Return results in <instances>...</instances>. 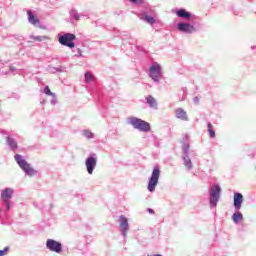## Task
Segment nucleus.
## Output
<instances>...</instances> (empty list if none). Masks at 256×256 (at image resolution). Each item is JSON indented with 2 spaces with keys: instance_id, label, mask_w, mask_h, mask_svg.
<instances>
[{
  "instance_id": "obj_1",
  "label": "nucleus",
  "mask_w": 256,
  "mask_h": 256,
  "mask_svg": "<svg viewBox=\"0 0 256 256\" xmlns=\"http://www.w3.org/2000/svg\"><path fill=\"white\" fill-rule=\"evenodd\" d=\"M127 123L131 125L133 129H137V131L141 133H149V131H151V124L141 118L131 116L127 119Z\"/></svg>"
},
{
  "instance_id": "obj_2",
  "label": "nucleus",
  "mask_w": 256,
  "mask_h": 256,
  "mask_svg": "<svg viewBox=\"0 0 256 256\" xmlns=\"http://www.w3.org/2000/svg\"><path fill=\"white\" fill-rule=\"evenodd\" d=\"M13 195H15V190L13 188H5L1 191L0 195V211H10L11 209V200L13 199Z\"/></svg>"
},
{
  "instance_id": "obj_3",
  "label": "nucleus",
  "mask_w": 256,
  "mask_h": 256,
  "mask_svg": "<svg viewBox=\"0 0 256 256\" xmlns=\"http://www.w3.org/2000/svg\"><path fill=\"white\" fill-rule=\"evenodd\" d=\"M14 159L19 165L20 169H22V171L25 173V175L28 177L37 175V170H35V168H33V166L29 164V162H27V160H25L21 154H16Z\"/></svg>"
},
{
  "instance_id": "obj_4",
  "label": "nucleus",
  "mask_w": 256,
  "mask_h": 256,
  "mask_svg": "<svg viewBox=\"0 0 256 256\" xmlns=\"http://www.w3.org/2000/svg\"><path fill=\"white\" fill-rule=\"evenodd\" d=\"M148 75L154 83H159L163 78V68L161 67V64L153 62L148 69Z\"/></svg>"
},
{
  "instance_id": "obj_5",
  "label": "nucleus",
  "mask_w": 256,
  "mask_h": 256,
  "mask_svg": "<svg viewBox=\"0 0 256 256\" xmlns=\"http://www.w3.org/2000/svg\"><path fill=\"white\" fill-rule=\"evenodd\" d=\"M159 177H161V169L159 168V166L156 165L153 168L151 177L148 181L147 189L150 193L155 192V188L159 184Z\"/></svg>"
},
{
  "instance_id": "obj_6",
  "label": "nucleus",
  "mask_w": 256,
  "mask_h": 256,
  "mask_svg": "<svg viewBox=\"0 0 256 256\" xmlns=\"http://www.w3.org/2000/svg\"><path fill=\"white\" fill-rule=\"evenodd\" d=\"M209 195L210 207H217L219 199H221V186H219V184H213L210 187Z\"/></svg>"
},
{
  "instance_id": "obj_7",
  "label": "nucleus",
  "mask_w": 256,
  "mask_h": 256,
  "mask_svg": "<svg viewBox=\"0 0 256 256\" xmlns=\"http://www.w3.org/2000/svg\"><path fill=\"white\" fill-rule=\"evenodd\" d=\"M85 167L88 175H93V171H95L97 167V154L90 153L85 160Z\"/></svg>"
},
{
  "instance_id": "obj_8",
  "label": "nucleus",
  "mask_w": 256,
  "mask_h": 256,
  "mask_svg": "<svg viewBox=\"0 0 256 256\" xmlns=\"http://www.w3.org/2000/svg\"><path fill=\"white\" fill-rule=\"evenodd\" d=\"M76 37L75 34L66 33L64 35H59L58 41L60 45H64V47H69L70 49H73L75 47V41Z\"/></svg>"
},
{
  "instance_id": "obj_9",
  "label": "nucleus",
  "mask_w": 256,
  "mask_h": 256,
  "mask_svg": "<svg viewBox=\"0 0 256 256\" xmlns=\"http://www.w3.org/2000/svg\"><path fill=\"white\" fill-rule=\"evenodd\" d=\"M177 30L180 33H184L185 35H193V33L197 32V28L195 27V25L189 22L178 23Z\"/></svg>"
},
{
  "instance_id": "obj_10",
  "label": "nucleus",
  "mask_w": 256,
  "mask_h": 256,
  "mask_svg": "<svg viewBox=\"0 0 256 256\" xmlns=\"http://www.w3.org/2000/svg\"><path fill=\"white\" fill-rule=\"evenodd\" d=\"M119 222V231L124 238V240L127 239V233H129V219L125 215H120L118 218Z\"/></svg>"
},
{
  "instance_id": "obj_11",
  "label": "nucleus",
  "mask_w": 256,
  "mask_h": 256,
  "mask_svg": "<svg viewBox=\"0 0 256 256\" xmlns=\"http://www.w3.org/2000/svg\"><path fill=\"white\" fill-rule=\"evenodd\" d=\"M46 249L48 251H51L52 253H61L63 251V244L61 242L53 240V239H48L46 241Z\"/></svg>"
},
{
  "instance_id": "obj_12",
  "label": "nucleus",
  "mask_w": 256,
  "mask_h": 256,
  "mask_svg": "<svg viewBox=\"0 0 256 256\" xmlns=\"http://www.w3.org/2000/svg\"><path fill=\"white\" fill-rule=\"evenodd\" d=\"M175 15L179 19H184L185 21H189V19H195V15H193L191 12L185 10V8L176 10Z\"/></svg>"
},
{
  "instance_id": "obj_13",
  "label": "nucleus",
  "mask_w": 256,
  "mask_h": 256,
  "mask_svg": "<svg viewBox=\"0 0 256 256\" xmlns=\"http://www.w3.org/2000/svg\"><path fill=\"white\" fill-rule=\"evenodd\" d=\"M141 21H144V23H147L148 25H155L157 23V20L155 19V13H152V15H149L148 12H142L140 14Z\"/></svg>"
},
{
  "instance_id": "obj_14",
  "label": "nucleus",
  "mask_w": 256,
  "mask_h": 256,
  "mask_svg": "<svg viewBox=\"0 0 256 256\" xmlns=\"http://www.w3.org/2000/svg\"><path fill=\"white\" fill-rule=\"evenodd\" d=\"M6 145L9 147L10 151H17L19 149V145L17 143V140L13 138L12 136L6 137Z\"/></svg>"
},
{
  "instance_id": "obj_15",
  "label": "nucleus",
  "mask_w": 256,
  "mask_h": 256,
  "mask_svg": "<svg viewBox=\"0 0 256 256\" xmlns=\"http://www.w3.org/2000/svg\"><path fill=\"white\" fill-rule=\"evenodd\" d=\"M241 205H243V194L239 192L234 193V208L236 211L241 209Z\"/></svg>"
},
{
  "instance_id": "obj_16",
  "label": "nucleus",
  "mask_w": 256,
  "mask_h": 256,
  "mask_svg": "<svg viewBox=\"0 0 256 256\" xmlns=\"http://www.w3.org/2000/svg\"><path fill=\"white\" fill-rule=\"evenodd\" d=\"M176 119H180V121H189V116H187V111L183 108H177L175 110Z\"/></svg>"
},
{
  "instance_id": "obj_17",
  "label": "nucleus",
  "mask_w": 256,
  "mask_h": 256,
  "mask_svg": "<svg viewBox=\"0 0 256 256\" xmlns=\"http://www.w3.org/2000/svg\"><path fill=\"white\" fill-rule=\"evenodd\" d=\"M27 15H28V22L31 25H34V27H39V18H37V16L33 15V12H31V10L27 11Z\"/></svg>"
},
{
  "instance_id": "obj_18",
  "label": "nucleus",
  "mask_w": 256,
  "mask_h": 256,
  "mask_svg": "<svg viewBox=\"0 0 256 256\" xmlns=\"http://www.w3.org/2000/svg\"><path fill=\"white\" fill-rule=\"evenodd\" d=\"M146 103H147V105H149L150 109H157V107H158L157 99H155L151 95H148L146 97Z\"/></svg>"
},
{
  "instance_id": "obj_19",
  "label": "nucleus",
  "mask_w": 256,
  "mask_h": 256,
  "mask_svg": "<svg viewBox=\"0 0 256 256\" xmlns=\"http://www.w3.org/2000/svg\"><path fill=\"white\" fill-rule=\"evenodd\" d=\"M182 159L184 161L185 167L188 169V171H191V169H193V162L191 161L189 154L182 155Z\"/></svg>"
},
{
  "instance_id": "obj_20",
  "label": "nucleus",
  "mask_w": 256,
  "mask_h": 256,
  "mask_svg": "<svg viewBox=\"0 0 256 256\" xmlns=\"http://www.w3.org/2000/svg\"><path fill=\"white\" fill-rule=\"evenodd\" d=\"M47 71L49 73H63V71H65V67H63V66H59V67L48 66Z\"/></svg>"
},
{
  "instance_id": "obj_21",
  "label": "nucleus",
  "mask_w": 256,
  "mask_h": 256,
  "mask_svg": "<svg viewBox=\"0 0 256 256\" xmlns=\"http://www.w3.org/2000/svg\"><path fill=\"white\" fill-rule=\"evenodd\" d=\"M233 222L234 223H239V221H242L243 219V214L241 212H236L232 216Z\"/></svg>"
},
{
  "instance_id": "obj_22",
  "label": "nucleus",
  "mask_w": 256,
  "mask_h": 256,
  "mask_svg": "<svg viewBox=\"0 0 256 256\" xmlns=\"http://www.w3.org/2000/svg\"><path fill=\"white\" fill-rule=\"evenodd\" d=\"M84 77H85L86 83H93V81H95V76H93V74H91V72H86Z\"/></svg>"
},
{
  "instance_id": "obj_23",
  "label": "nucleus",
  "mask_w": 256,
  "mask_h": 256,
  "mask_svg": "<svg viewBox=\"0 0 256 256\" xmlns=\"http://www.w3.org/2000/svg\"><path fill=\"white\" fill-rule=\"evenodd\" d=\"M82 135L86 139H93L95 137V134L93 132L89 131V130H83Z\"/></svg>"
},
{
  "instance_id": "obj_24",
  "label": "nucleus",
  "mask_w": 256,
  "mask_h": 256,
  "mask_svg": "<svg viewBox=\"0 0 256 256\" xmlns=\"http://www.w3.org/2000/svg\"><path fill=\"white\" fill-rule=\"evenodd\" d=\"M207 127H208L209 136L211 137V139H214V137H215V130H213V124H211V122H208L207 123Z\"/></svg>"
},
{
  "instance_id": "obj_25",
  "label": "nucleus",
  "mask_w": 256,
  "mask_h": 256,
  "mask_svg": "<svg viewBox=\"0 0 256 256\" xmlns=\"http://www.w3.org/2000/svg\"><path fill=\"white\" fill-rule=\"evenodd\" d=\"M71 17L72 19H74L75 21H79V19H81V14H78L77 11L73 10L71 12Z\"/></svg>"
},
{
  "instance_id": "obj_26",
  "label": "nucleus",
  "mask_w": 256,
  "mask_h": 256,
  "mask_svg": "<svg viewBox=\"0 0 256 256\" xmlns=\"http://www.w3.org/2000/svg\"><path fill=\"white\" fill-rule=\"evenodd\" d=\"M30 39H33V41L41 42V41H45L47 37L46 36H30Z\"/></svg>"
},
{
  "instance_id": "obj_27",
  "label": "nucleus",
  "mask_w": 256,
  "mask_h": 256,
  "mask_svg": "<svg viewBox=\"0 0 256 256\" xmlns=\"http://www.w3.org/2000/svg\"><path fill=\"white\" fill-rule=\"evenodd\" d=\"M44 93L45 95H48L50 97H55V93L51 92V89L49 88V86H45Z\"/></svg>"
},
{
  "instance_id": "obj_28",
  "label": "nucleus",
  "mask_w": 256,
  "mask_h": 256,
  "mask_svg": "<svg viewBox=\"0 0 256 256\" xmlns=\"http://www.w3.org/2000/svg\"><path fill=\"white\" fill-rule=\"evenodd\" d=\"M183 155H189V145L188 144L183 146Z\"/></svg>"
},
{
  "instance_id": "obj_29",
  "label": "nucleus",
  "mask_w": 256,
  "mask_h": 256,
  "mask_svg": "<svg viewBox=\"0 0 256 256\" xmlns=\"http://www.w3.org/2000/svg\"><path fill=\"white\" fill-rule=\"evenodd\" d=\"M52 99H51V105H57V95L54 94V96H51Z\"/></svg>"
},
{
  "instance_id": "obj_30",
  "label": "nucleus",
  "mask_w": 256,
  "mask_h": 256,
  "mask_svg": "<svg viewBox=\"0 0 256 256\" xmlns=\"http://www.w3.org/2000/svg\"><path fill=\"white\" fill-rule=\"evenodd\" d=\"M130 3H133L134 5H139L142 3L141 0H128Z\"/></svg>"
},
{
  "instance_id": "obj_31",
  "label": "nucleus",
  "mask_w": 256,
  "mask_h": 256,
  "mask_svg": "<svg viewBox=\"0 0 256 256\" xmlns=\"http://www.w3.org/2000/svg\"><path fill=\"white\" fill-rule=\"evenodd\" d=\"M7 251H9V247H5L3 250H0V256H4Z\"/></svg>"
},
{
  "instance_id": "obj_32",
  "label": "nucleus",
  "mask_w": 256,
  "mask_h": 256,
  "mask_svg": "<svg viewBox=\"0 0 256 256\" xmlns=\"http://www.w3.org/2000/svg\"><path fill=\"white\" fill-rule=\"evenodd\" d=\"M77 52H78V57H83V52L81 51V49H77Z\"/></svg>"
},
{
  "instance_id": "obj_33",
  "label": "nucleus",
  "mask_w": 256,
  "mask_h": 256,
  "mask_svg": "<svg viewBox=\"0 0 256 256\" xmlns=\"http://www.w3.org/2000/svg\"><path fill=\"white\" fill-rule=\"evenodd\" d=\"M193 102L197 105L199 104V97H194Z\"/></svg>"
},
{
  "instance_id": "obj_34",
  "label": "nucleus",
  "mask_w": 256,
  "mask_h": 256,
  "mask_svg": "<svg viewBox=\"0 0 256 256\" xmlns=\"http://www.w3.org/2000/svg\"><path fill=\"white\" fill-rule=\"evenodd\" d=\"M10 71L13 73L14 71H17V69L14 66H10Z\"/></svg>"
},
{
  "instance_id": "obj_35",
  "label": "nucleus",
  "mask_w": 256,
  "mask_h": 256,
  "mask_svg": "<svg viewBox=\"0 0 256 256\" xmlns=\"http://www.w3.org/2000/svg\"><path fill=\"white\" fill-rule=\"evenodd\" d=\"M0 133H1L2 135H7V131H5V130H0Z\"/></svg>"
},
{
  "instance_id": "obj_36",
  "label": "nucleus",
  "mask_w": 256,
  "mask_h": 256,
  "mask_svg": "<svg viewBox=\"0 0 256 256\" xmlns=\"http://www.w3.org/2000/svg\"><path fill=\"white\" fill-rule=\"evenodd\" d=\"M148 212L149 213H155V211H153V209H151V208L148 209Z\"/></svg>"
},
{
  "instance_id": "obj_37",
  "label": "nucleus",
  "mask_w": 256,
  "mask_h": 256,
  "mask_svg": "<svg viewBox=\"0 0 256 256\" xmlns=\"http://www.w3.org/2000/svg\"><path fill=\"white\" fill-rule=\"evenodd\" d=\"M256 47L255 46H252L251 49H255Z\"/></svg>"
}]
</instances>
